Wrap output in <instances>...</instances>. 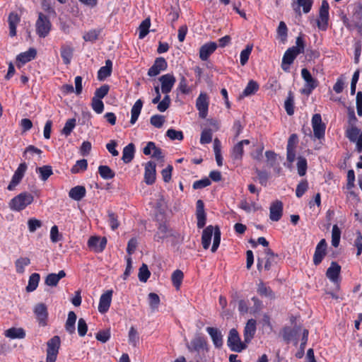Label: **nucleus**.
<instances>
[{
    "instance_id": "obj_36",
    "label": "nucleus",
    "mask_w": 362,
    "mask_h": 362,
    "mask_svg": "<svg viewBox=\"0 0 362 362\" xmlns=\"http://www.w3.org/2000/svg\"><path fill=\"white\" fill-rule=\"evenodd\" d=\"M20 21V18L17 13H11L8 18L9 25V34L11 37L16 35V25Z\"/></svg>"
},
{
    "instance_id": "obj_48",
    "label": "nucleus",
    "mask_w": 362,
    "mask_h": 362,
    "mask_svg": "<svg viewBox=\"0 0 362 362\" xmlns=\"http://www.w3.org/2000/svg\"><path fill=\"white\" fill-rule=\"evenodd\" d=\"M184 277L183 272L180 269H176L172 274L171 280L173 286L179 289L180 286L182 284V279Z\"/></svg>"
},
{
    "instance_id": "obj_11",
    "label": "nucleus",
    "mask_w": 362,
    "mask_h": 362,
    "mask_svg": "<svg viewBox=\"0 0 362 362\" xmlns=\"http://www.w3.org/2000/svg\"><path fill=\"white\" fill-rule=\"evenodd\" d=\"M196 107L199 111V115L204 119L208 114L209 98L206 93H201L196 100Z\"/></svg>"
},
{
    "instance_id": "obj_10",
    "label": "nucleus",
    "mask_w": 362,
    "mask_h": 362,
    "mask_svg": "<svg viewBox=\"0 0 362 362\" xmlns=\"http://www.w3.org/2000/svg\"><path fill=\"white\" fill-rule=\"evenodd\" d=\"M33 312L39 325L42 327L46 326L48 318V312L46 305L42 303H37L34 307Z\"/></svg>"
},
{
    "instance_id": "obj_54",
    "label": "nucleus",
    "mask_w": 362,
    "mask_h": 362,
    "mask_svg": "<svg viewBox=\"0 0 362 362\" xmlns=\"http://www.w3.org/2000/svg\"><path fill=\"white\" fill-rule=\"evenodd\" d=\"M259 88V86L257 82L254 81H250L247 83V86L245 87V90H243V95L248 96L250 95L254 94L256 91H257Z\"/></svg>"
},
{
    "instance_id": "obj_51",
    "label": "nucleus",
    "mask_w": 362,
    "mask_h": 362,
    "mask_svg": "<svg viewBox=\"0 0 362 362\" xmlns=\"http://www.w3.org/2000/svg\"><path fill=\"white\" fill-rule=\"evenodd\" d=\"M257 293L264 297L273 298L274 294L270 287L267 286L263 282H260L257 286Z\"/></svg>"
},
{
    "instance_id": "obj_49",
    "label": "nucleus",
    "mask_w": 362,
    "mask_h": 362,
    "mask_svg": "<svg viewBox=\"0 0 362 362\" xmlns=\"http://www.w3.org/2000/svg\"><path fill=\"white\" fill-rule=\"evenodd\" d=\"M129 343L134 347L137 346L139 341V333L134 327H131L128 333Z\"/></svg>"
},
{
    "instance_id": "obj_52",
    "label": "nucleus",
    "mask_w": 362,
    "mask_h": 362,
    "mask_svg": "<svg viewBox=\"0 0 362 362\" xmlns=\"http://www.w3.org/2000/svg\"><path fill=\"white\" fill-rule=\"evenodd\" d=\"M160 302V298L158 294L155 293H150L148 294V303L152 311L158 309Z\"/></svg>"
},
{
    "instance_id": "obj_60",
    "label": "nucleus",
    "mask_w": 362,
    "mask_h": 362,
    "mask_svg": "<svg viewBox=\"0 0 362 362\" xmlns=\"http://www.w3.org/2000/svg\"><path fill=\"white\" fill-rule=\"evenodd\" d=\"M212 141V131L210 129H205L202 132L200 143L202 144H209Z\"/></svg>"
},
{
    "instance_id": "obj_62",
    "label": "nucleus",
    "mask_w": 362,
    "mask_h": 362,
    "mask_svg": "<svg viewBox=\"0 0 362 362\" xmlns=\"http://www.w3.org/2000/svg\"><path fill=\"white\" fill-rule=\"evenodd\" d=\"M110 335H111L110 330L109 329H103V330L99 331L96 334L95 338L98 341H99L102 343H105L110 339Z\"/></svg>"
},
{
    "instance_id": "obj_56",
    "label": "nucleus",
    "mask_w": 362,
    "mask_h": 362,
    "mask_svg": "<svg viewBox=\"0 0 362 362\" xmlns=\"http://www.w3.org/2000/svg\"><path fill=\"white\" fill-rule=\"evenodd\" d=\"M42 153V151H41V149L35 147V146L30 145L25 148L23 155L25 159L30 158V157H28V154H37L39 156V158H41Z\"/></svg>"
},
{
    "instance_id": "obj_53",
    "label": "nucleus",
    "mask_w": 362,
    "mask_h": 362,
    "mask_svg": "<svg viewBox=\"0 0 362 362\" xmlns=\"http://www.w3.org/2000/svg\"><path fill=\"white\" fill-rule=\"evenodd\" d=\"M151 273L146 264H143L139 268L138 277L140 281L146 282L150 277Z\"/></svg>"
},
{
    "instance_id": "obj_46",
    "label": "nucleus",
    "mask_w": 362,
    "mask_h": 362,
    "mask_svg": "<svg viewBox=\"0 0 362 362\" xmlns=\"http://www.w3.org/2000/svg\"><path fill=\"white\" fill-rule=\"evenodd\" d=\"M341 230L337 224L334 225L332 230V245L337 247L340 243Z\"/></svg>"
},
{
    "instance_id": "obj_21",
    "label": "nucleus",
    "mask_w": 362,
    "mask_h": 362,
    "mask_svg": "<svg viewBox=\"0 0 362 362\" xmlns=\"http://www.w3.org/2000/svg\"><path fill=\"white\" fill-rule=\"evenodd\" d=\"M341 272V267L335 262H332L330 267L326 272L327 277L333 283L337 284L339 286V276Z\"/></svg>"
},
{
    "instance_id": "obj_61",
    "label": "nucleus",
    "mask_w": 362,
    "mask_h": 362,
    "mask_svg": "<svg viewBox=\"0 0 362 362\" xmlns=\"http://www.w3.org/2000/svg\"><path fill=\"white\" fill-rule=\"evenodd\" d=\"M298 173L300 176H303L306 173L307 160L305 158L299 157L297 162Z\"/></svg>"
},
{
    "instance_id": "obj_24",
    "label": "nucleus",
    "mask_w": 362,
    "mask_h": 362,
    "mask_svg": "<svg viewBox=\"0 0 362 362\" xmlns=\"http://www.w3.org/2000/svg\"><path fill=\"white\" fill-rule=\"evenodd\" d=\"M256 332V321L250 319L246 323L244 329V341L245 343H249L254 337Z\"/></svg>"
},
{
    "instance_id": "obj_2",
    "label": "nucleus",
    "mask_w": 362,
    "mask_h": 362,
    "mask_svg": "<svg viewBox=\"0 0 362 362\" xmlns=\"http://www.w3.org/2000/svg\"><path fill=\"white\" fill-rule=\"evenodd\" d=\"M213 234L214 242L211 250L212 252H215L221 242V230L218 226L214 228L212 226H208L204 229L202 235V245L204 249L207 250L210 246Z\"/></svg>"
},
{
    "instance_id": "obj_6",
    "label": "nucleus",
    "mask_w": 362,
    "mask_h": 362,
    "mask_svg": "<svg viewBox=\"0 0 362 362\" xmlns=\"http://www.w3.org/2000/svg\"><path fill=\"white\" fill-rule=\"evenodd\" d=\"M227 344L230 350L240 352L246 349V343L240 341L238 332L235 329H231L228 337Z\"/></svg>"
},
{
    "instance_id": "obj_38",
    "label": "nucleus",
    "mask_w": 362,
    "mask_h": 362,
    "mask_svg": "<svg viewBox=\"0 0 362 362\" xmlns=\"http://www.w3.org/2000/svg\"><path fill=\"white\" fill-rule=\"evenodd\" d=\"M5 336L11 339H23L25 332L23 328L12 327L6 331Z\"/></svg>"
},
{
    "instance_id": "obj_26",
    "label": "nucleus",
    "mask_w": 362,
    "mask_h": 362,
    "mask_svg": "<svg viewBox=\"0 0 362 362\" xmlns=\"http://www.w3.org/2000/svg\"><path fill=\"white\" fill-rule=\"evenodd\" d=\"M217 44L214 42L206 43L200 47L199 57L202 60L206 61L209 57L216 49Z\"/></svg>"
},
{
    "instance_id": "obj_45",
    "label": "nucleus",
    "mask_w": 362,
    "mask_h": 362,
    "mask_svg": "<svg viewBox=\"0 0 362 362\" xmlns=\"http://www.w3.org/2000/svg\"><path fill=\"white\" fill-rule=\"evenodd\" d=\"M253 45L252 44L247 45L246 47L241 51L240 55V62L242 66L246 64L249 59V57L252 51Z\"/></svg>"
},
{
    "instance_id": "obj_57",
    "label": "nucleus",
    "mask_w": 362,
    "mask_h": 362,
    "mask_svg": "<svg viewBox=\"0 0 362 362\" xmlns=\"http://www.w3.org/2000/svg\"><path fill=\"white\" fill-rule=\"evenodd\" d=\"M88 163L86 159H81L76 161V163L71 169L72 173H78L81 170L84 171L87 169Z\"/></svg>"
},
{
    "instance_id": "obj_25",
    "label": "nucleus",
    "mask_w": 362,
    "mask_h": 362,
    "mask_svg": "<svg viewBox=\"0 0 362 362\" xmlns=\"http://www.w3.org/2000/svg\"><path fill=\"white\" fill-rule=\"evenodd\" d=\"M206 332L210 335L214 346L221 348L223 346V335L220 330L215 327H206Z\"/></svg>"
},
{
    "instance_id": "obj_64",
    "label": "nucleus",
    "mask_w": 362,
    "mask_h": 362,
    "mask_svg": "<svg viewBox=\"0 0 362 362\" xmlns=\"http://www.w3.org/2000/svg\"><path fill=\"white\" fill-rule=\"evenodd\" d=\"M353 18L356 21V23H358L362 21V4H357L354 6Z\"/></svg>"
},
{
    "instance_id": "obj_12",
    "label": "nucleus",
    "mask_w": 362,
    "mask_h": 362,
    "mask_svg": "<svg viewBox=\"0 0 362 362\" xmlns=\"http://www.w3.org/2000/svg\"><path fill=\"white\" fill-rule=\"evenodd\" d=\"M27 168H28V166L25 163H22L18 165L17 170L15 171V173L12 177V179H11L9 185H8L7 189L8 190L12 191L13 189H14L16 186L20 183L22 178L24 176V174L27 170Z\"/></svg>"
},
{
    "instance_id": "obj_3",
    "label": "nucleus",
    "mask_w": 362,
    "mask_h": 362,
    "mask_svg": "<svg viewBox=\"0 0 362 362\" xmlns=\"http://www.w3.org/2000/svg\"><path fill=\"white\" fill-rule=\"evenodd\" d=\"M33 196L28 192H22L14 197L9 202V207L11 210L20 211L33 203Z\"/></svg>"
},
{
    "instance_id": "obj_37",
    "label": "nucleus",
    "mask_w": 362,
    "mask_h": 362,
    "mask_svg": "<svg viewBox=\"0 0 362 362\" xmlns=\"http://www.w3.org/2000/svg\"><path fill=\"white\" fill-rule=\"evenodd\" d=\"M134 145L131 143L129 144L123 148L122 151V160L124 163H130L134 156Z\"/></svg>"
},
{
    "instance_id": "obj_7",
    "label": "nucleus",
    "mask_w": 362,
    "mask_h": 362,
    "mask_svg": "<svg viewBox=\"0 0 362 362\" xmlns=\"http://www.w3.org/2000/svg\"><path fill=\"white\" fill-rule=\"evenodd\" d=\"M329 4L323 0L319 11V18L317 21V27L321 30H326L329 21Z\"/></svg>"
},
{
    "instance_id": "obj_35",
    "label": "nucleus",
    "mask_w": 362,
    "mask_h": 362,
    "mask_svg": "<svg viewBox=\"0 0 362 362\" xmlns=\"http://www.w3.org/2000/svg\"><path fill=\"white\" fill-rule=\"evenodd\" d=\"M143 107V101L141 99L137 100L131 110V119L130 123L132 124H135L137 121L139 116L141 113Z\"/></svg>"
},
{
    "instance_id": "obj_39",
    "label": "nucleus",
    "mask_w": 362,
    "mask_h": 362,
    "mask_svg": "<svg viewBox=\"0 0 362 362\" xmlns=\"http://www.w3.org/2000/svg\"><path fill=\"white\" fill-rule=\"evenodd\" d=\"M60 337L59 336H54L47 343V352L59 353L60 347Z\"/></svg>"
},
{
    "instance_id": "obj_41",
    "label": "nucleus",
    "mask_w": 362,
    "mask_h": 362,
    "mask_svg": "<svg viewBox=\"0 0 362 362\" xmlns=\"http://www.w3.org/2000/svg\"><path fill=\"white\" fill-rule=\"evenodd\" d=\"M40 274L37 273H33L30 275L29 280H28V284L26 286V291L28 292H32L34 291L39 284L40 281Z\"/></svg>"
},
{
    "instance_id": "obj_34",
    "label": "nucleus",
    "mask_w": 362,
    "mask_h": 362,
    "mask_svg": "<svg viewBox=\"0 0 362 362\" xmlns=\"http://www.w3.org/2000/svg\"><path fill=\"white\" fill-rule=\"evenodd\" d=\"M35 172L39 175L40 179L45 182L53 174L52 168L51 165H43L42 167H37Z\"/></svg>"
},
{
    "instance_id": "obj_55",
    "label": "nucleus",
    "mask_w": 362,
    "mask_h": 362,
    "mask_svg": "<svg viewBox=\"0 0 362 362\" xmlns=\"http://www.w3.org/2000/svg\"><path fill=\"white\" fill-rule=\"evenodd\" d=\"M76 126V119L71 118L69 119L64 127V128L62 129V134H64L65 136H69L73 131Z\"/></svg>"
},
{
    "instance_id": "obj_13",
    "label": "nucleus",
    "mask_w": 362,
    "mask_h": 362,
    "mask_svg": "<svg viewBox=\"0 0 362 362\" xmlns=\"http://www.w3.org/2000/svg\"><path fill=\"white\" fill-rule=\"evenodd\" d=\"M107 245V239L105 237L100 238L92 236L88 241V246L95 252H102Z\"/></svg>"
},
{
    "instance_id": "obj_32",
    "label": "nucleus",
    "mask_w": 362,
    "mask_h": 362,
    "mask_svg": "<svg viewBox=\"0 0 362 362\" xmlns=\"http://www.w3.org/2000/svg\"><path fill=\"white\" fill-rule=\"evenodd\" d=\"M76 319V315L74 311L69 312L68 317L65 323V329L70 334L75 333V324Z\"/></svg>"
},
{
    "instance_id": "obj_23",
    "label": "nucleus",
    "mask_w": 362,
    "mask_h": 362,
    "mask_svg": "<svg viewBox=\"0 0 362 362\" xmlns=\"http://www.w3.org/2000/svg\"><path fill=\"white\" fill-rule=\"evenodd\" d=\"M187 349L189 351L199 352L201 350L207 349V343L204 338L197 337L187 344Z\"/></svg>"
},
{
    "instance_id": "obj_30",
    "label": "nucleus",
    "mask_w": 362,
    "mask_h": 362,
    "mask_svg": "<svg viewBox=\"0 0 362 362\" xmlns=\"http://www.w3.org/2000/svg\"><path fill=\"white\" fill-rule=\"evenodd\" d=\"M265 254V264L264 268L265 270L269 271L273 265L276 264V259L278 255L275 254L270 248H267L264 250Z\"/></svg>"
},
{
    "instance_id": "obj_27",
    "label": "nucleus",
    "mask_w": 362,
    "mask_h": 362,
    "mask_svg": "<svg viewBox=\"0 0 362 362\" xmlns=\"http://www.w3.org/2000/svg\"><path fill=\"white\" fill-rule=\"evenodd\" d=\"M112 62L110 59L105 61V65L100 67L98 71V79L99 81H104L106 78L110 76L112 74Z\"/></svg>"
},
{
    "instance_id": "obj_40",
    "label": "nucleus",
    "mask_w": 362,
    "mask_h": 362,
    "mask_svg": "<svg viewBox=\"0 0 362 362\" xmlns=\"http://www.w3.org/2000/svg\"><path fill=\"white\" fill-rule=\"evenodd\" d=\"M172 235L171 231L165 224H160L158 227L157 233L154 236V239L159 241L160 240L164 239Z\"/></svg>"
},
{
    "instance_id": "obj_17",
    "label": "nucleus",
    "mask_w": 362,
    "mask_h": 362,
    "mask_svg": "<svg viewBox=\"0 0 362 362\" xmlns=\"http://www.w3.org/2000/svg\"><path fill=\"white\" fill-rule=\"evenodd\" d=\"M283 214V203L279 200H276L271 204L269 207V218L273 221H278L281 219Z\"/></svg>"
},
{
    "instance_id": "obj_44",
    "label": "nucleus",
    "mask_w": 362,
    "mask_h": 362,
    "mask_svg": "<svg viewBox=\"0 0 362 362\" xmlns=\"http://www.w3.org/2000/svg\"><path fill=\"white\" fill-rule=\"evenodd\" d=\"M74 49L70 46H62L61 49V57L65 64H69L73 56Z\"/></svg>"
},
{
    "instance_id": "obj_50",
    "label": "nucleus",
    "mask_w": 362,
    "mask_h": 362,
    "mask_svg": "<svg viewBox=\"0 0 362 362\" xmlns=\"http://www.w3.org/2000/svg\"><path fill=\"white\" fill-rule=\"evenodd\" d=\"M151 25V21L149 18L144 20L139 27V37L143 39L145 37L149 32V28Z\"/></svg>"
},
{
    "instance_id": "obj_9",
    "label": "nucleus",
    "mask_w": 362,
    "mask_h": 362,
    "mask_svg": "<svg viewBox=\"0 0 362 362\" xmlns=\"http://www.w3.org/2000/svg\"><path fill=\"white\" fill-rule=\"evenodd\" d=\"M346 136L350 141L356 143V150L358 153L362 152V132L356 126L350 127L346 130Z\"/></svg>"
},
{
    "instance_id": "obj_29",
    "label": "nucleus",
    "mask_w": 362,
    "mask_h": 362,
    "mask_svg": "<svg viewBox=\"0 0 362 362\" xmlns=\"http://www.w3.org/2000/svg\"><path fill=\"white\" fill-rule=\"evenodd\" d=\"M86 188L83 186L78 185L69 190V196L75 201H80L86 196Z\"/></svg>"
},
{
    "instance_id": "obj_31",
    "label": "nucleus",
    "mask_w": 362,
    "mask_h": 362,
    "mask_svg": "<svg viewBox=\"0 0 362 362\" xmlns=\"http://www.w3.org/2000/svg\"><path fill=\"white\" fill-rule=\"evenodd\" d=\"M313 2L310 0H297L296 3L293 4V10L296 13L300 15V7H303V11L305 13L310 12Z\"/></svg>"
},
{
    "instance_id": "obj_47",
    "label": "nucleus",
    "mask_w": 362,
    "mask_h": 362,
    "mask_svg": "<svg viewBox=\"0 0 362 362\" xmlns=\"http://www.w3.org/2000/svg\"><path fill=\"white\" fill-rule=\"evenodd\" d=\"M284 107L288 115H293L294 113V98L293 93L290 91L287 99L284 103Z\"/></svg>"
},
{
    "instance_id": "obj_22",
    "label": "nucleus",
    "mask_w": 362,
    "mask_h": 362,
    "mask_svg": "<svg viewBox=\"0 0 362 362\" xmlns=\"http://www.w3.org/2000/svg\"><path fill=\"white\" fill-rule=\"evenodd\" d=\"M248 139L238 142L232 148L230 156L233 160H241L243 156V146L250 144Z\"/></svg>"
},
{
    "instance_id": "obj_58",
    "label": "nucleus",
    "mask_w": 362,
    "mask_h": 362,
    "mask_svg": "<svg viewBox=\"0 0 362 362\" xmlns=\"http://www.w3.org/2000/svg\"><path fill=\"white\" fill-rule=\"evenodd\" d=\"M109 90L110 86L107 84H104L95 90L93 98L101 100L107 95Z\"/></svg>"
},
{
    "instance_id": "obj_42",
    "label": "nucleus",
    "mask_w": 362,
    "mask_h": 362,
    "mask_svg": "<svg viewBox=\"0 0 362 362\" xmlns=\"http://www.w3.org/2000/svg\"><path fill=\"white\" fill-rule=\"evenodd\" d=\"M30 264V259L28 257H20L15 262L16 272L23 274L25 272V267Z\"/></svg>"
},
{
    "instance_id": "obj_5",
    "label": "nucleus",
    "mask_w": 362,
    "mask_h": 362,
    "mask_svg": "<svg viewBox=\"0 0 362 362\" xmlns=\"http://www.w3.org/2000/svg\"><path fill=\"white\" fill-rule=\"evenodd\" d=\"M36 33L40 37H45L49 33L52 24L49 18L43 14L39 13L38 18L35 23Z\"/></svg>"
},
{
    "instance_id": "obj_8",
    "label": "nucleus",
    "mask_w": 362,
    "mask_h": 362,
    "mask_svg": "<svg viewBox=\"0 0 362 362\" xmlns=\"http://www.w3.org/2000/svg\"><path fill=\"white\" fill-rule=\"evenodd\" d=\"M314 136L318 139L325 136L326 125L322 121L320 114L313 115L311 120Z\"/></svg>"
},
{
    "instance_id": "obj_33",
    "label": "nucleus",
    "mask_w": 362,
    "mask_h": 362,
    "mask_svg": "<svg viewBox=\"0 0 362 362\" xmlns=\"http://www.w3.org/2000/svg\"><path fill=\"white\" fill-rule=\"evenodd\" d=\"M37 51L35 48H30L28 51L19 54L16 59L22 64H25L35 59Z\"/></svg>"
},
{
    "instance_id": "obj_1",
    "label": "nucleus",
    "mask_w": 362,
    "mask_h": 362,
    "mask_svg": "<svg viewBox=\"0 0 362 362\" xmlns=\"http://www.w3.org/2000/svg\"><path fill=\"white\" fill-rule=\"evenodd\" d=\"M305 52V42L301 36H298L296 40V46L288 48L284 53L282 62L281 69L284 71H288L290 65L293 62L296 57L299 54H303Z\"/></svg>"
},
{
    "instance_id": "obj_15",
    "label": "nucleus",
    "mask_w": 362,
    "mask_h": 362,
    "mask_svg": "<svg viewBox=\"0 0 362 362\" xmlns=\"http://www.w3.org/2000/svg\"><path fill=\"white\" fill-rule=\"evenodd\" d=\"M159 81L161 83V91L165 94H168L171 91L176 82L175 77L170 74L161 76Z\"/></svg>"
},
{
    "instance_id": "obj_59",
    "label": "nucleus",
    "mask_w": 362,
    "mask_h": 362,
    "mask_svg": "<svg viewBox=\"0 0 362 362\" xmlns=\"http://www.w3.org/2000/svg\"><path fill=\"white\" fill-rule=\"evenodd\" d=\"M265 156L268 166L270 168L274 167L277 160V154L272 151H267Z\"/></svg>"
},
{
    "instance_id": "obj_4",
    "label": "nucleus",
    "mask_w": 362,
    "mask_h": 362,
    "mask_svg": "<svg viewBox=\"0 0 362 362\" xmlns=\"http://www.w3.org/2000/svg\"><path fill=\"white\" fill-rule=\"evenodd\" d=\"M301 76L305 81V85L303 88L301 89L300 93L309 95L317 87L318 81L312 76L310 71L305 68L301 70Z\"/></svg>"
},
{
    "instance_id": "obj_16",
    "label": "nucleus",
    "mask_w": 362,
    "mask_h": 362,
    "mask_svg": "<svg viewBox=\"0 0 362 362\" xmlns=\"http://www.w3.org/2000/svg\"><path fill=\"white\" fill-rule=\"evenodd\" d=\"M168 64L163 57L156 58L153 66L148 69V75L151 77L158 75L162 71H165Z\"/></svg>"
},
{
    "instance_id": "obj_43",
    "label": "nucleus",
    "mask_w": 362,
    "mask_h": 362,
    "mask_svg": "<svg viewBox=\"0 0 362 362\" xmlns=\"http://www.w3.org/2000/svg\"><path fill=\"white\" fill-rule=\"evenodd\" d=\"M98 173L102 178L110 180L115 177V172L107 165H100Z\"/></svg>"
},
{
    "instance_id": "obj_14",
    "label": "nucleus",
    "mask_w": 362,
    "mask_h": 362,
    "mask_svg": "<svg viewBox=\"0 0 362 362\" xmlns=\"http://www.w3.org/2000/svg\"><path fill=\"white\" fill-rule=\"evenodd\" d=\"M327 244L325 239H322L317 245L313 256L315 265L320 264L327 254Z\"/></svg>"
},
{
    "instance_id": "obj_28",
    "label": "nucleus",
    "mask_w": 362,
    "mask_h": 362,
    "mask_svg": "<svg viewBox=\"0 0 362 362\" xmlns=\"http://www.w3.org/2000/svg\"><path fill=\"white\" fill-rule=\"evenodd\" d=\"M66 276V273L64 270H61L58 274H49L46 278L45 283L49 286H56L59 280Z\"/></svg>"
},
{
    "instance_id": "obj_20",
    "label": "nucleus",
    "mask_w": 362,
    "mask_h": 362,
    "mask_svg": "<svg viewBox=\"0 0 362 362\" xmlns=\"http://www.w3.org/2000/svg\"><path fill=\"white\" fill-rule=\"evenodd\" d=\"M112 290H108L101 295L98 305V311L100 313H105L109 310L112 300Z\"/></svg>"
},
{
    "instance_id": "obj_18",
    "label": "nucleus",
    "mask_w": 362,
    "mask_h": 362,
    "mask_svg": "<svg viewBox=\"0 0 362 362\" xmlns=\"http://www.w3.org/2000/svg\"><path fill=\"white\" fill-rule=\"evenodd\" d=\"M156 163L153 161H148L145 165L144 181L147 185H152L156 180Z\"/></svg>"
},
{
    "instance_id": "obj_63",
    "label": "nucleus",
    "mask_w": 362,
    "mask_h": 362,
    "mask_svg": "<svg viewBox=\"0 0 362 362\" xmlns=\"http://www.w3.org/2000/svg\"><path fill=\"white\" fill-rule=\"evenodd\" d=\"M308 189V183L306 180H302L298 185L296 189V195L297 197H301Z\"/></svg>"
},
{
    "instance_id": "obj_19",
    "label": "nucleus",
    "mask_w": 362,
    "mask_h": 362,
    "mask_svg": "<svg viewBox=\"0 0 362 362\" xmlns=\"http://www.w3.org/2000/svg\"><path fill=\"white\" fill-rule=\"evenodd\" d=\"M196 217L198 228H202L206 224V215L204 211V204L202 200L199 199L196 204Z\"/></svg>"
}]
</instances>
